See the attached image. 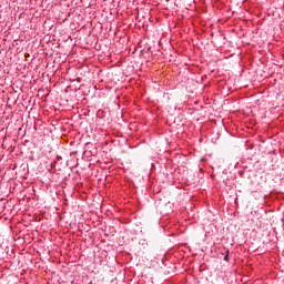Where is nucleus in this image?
I'll list each match as a JSON object with an SVG mask.
<instances>
[{"mask_svg": "<svg viewBox=\"0 0 284 284\" xmlns=\"http://www.w3.org/2000/svg\"><path fill=\"white\" fill-rule=\"evenodd\" d=\"M230 258V251H226V255L224 256V261H229Z\"/></svg>", "mask_w": 284, "mask_h": 284, "instance_id": "obj_1", "label": "nucleus"}]
</instances>
